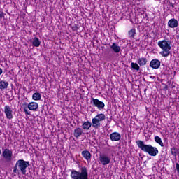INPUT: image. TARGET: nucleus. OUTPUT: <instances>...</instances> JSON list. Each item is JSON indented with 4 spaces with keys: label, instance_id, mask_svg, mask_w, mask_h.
Returning a JSON list of instances; mask_svg holds the SVG:
<instances>
[{
    "label": "nucleus",
    "instance_id": "obj_1",
    "mask_svg": "<svg viewBox=\"0 0 179 179\" xmlns=\"http://www.w3.org/2000/svg\"><path fill=\"white\" fill-rule=\"evenodd\" d=\"M137 146L141 149L143 152L145 153H148L150 156H157L159 153V150L156 147L152 146V145H146L143 141L138 140L136 141Z\"/></svg>",
    "mask_w": 179,
    "mask_h": 179
},
{
    "label": "nucleus",
    "instance_id": "obj_27",
    "mask_svg": "<svg viewBox=\"0 0 179 179\" xmlns=\"http://www.w3.org/2000/svg\"><path fill=\"white\" fill-rule=\"evenodd\" d=\"M3 71L0 68V75L3 73Z\"/></svg>",
    "mask_w": 179,
    "mask_h": 179
},
{
    "label": "nucleus",
    "instance_id": "obj_11",
    "mask_svg": "<svg viewBox=\"0 0 179 179\" xmlns=\"http://www.w3.org/2000/svg\"><path fill=\"white\" fill-rule=\"evenodd\" d=\"M110 139L113 142H118L121 139V134L118 132H113L110 134Z\"/></svg>",
    "mask_w": 179,
    "mask_h": 179
},
{
    "label": "nucleus",
    "instance_id": "obj_19",
    "mask_svg": "<svg viewBox=\"0 0 179 179\" xmlns=\"http://www.w3.org/2000/svg\"><path fill=\"white\" fill-rule=\"evenodd\" d=\"M82 134H83V130H82V129L80 127H78L74 130V136L76 138H79V136H80V135H82Z\"/></svg>",
    "mask_w": 179,
    "mask_h": 179
},
{
    "label": "nucleus",
    "instance_id": "obj_3",
    "mask_svg": "<svg viewBox=\"0 0 179 179\" xmlns=\"http://www.w3.org/2000/svg\"><path fill=\"white\" fill-rule=\"evenodd\" d=\"M158 46L162 51L160 52L162 57H167L170 55V50H171V41L164 39L159 41Z\"/></svg>",
    "mask_w": 179,
    "mask_h": 179
},
{
    "label": "nucleus",
    "instance_id": "obj_8",
    "mask_svg": "<svg viewBox=\"0 0 179 179\" xmlns=\"http://www.w3.org/2000/svg\"><path fill=\"white\" fill-rule=\"evenodd\" d=\"M99 159L102 166H107V164H110V162H111V158L107 155H101Z\"/></svg>",
    "mask_w": 179,
    "mask_h": 179
},
{
    "label": "nucleus",
    "instance_id": "obj_21",
    "mask_svg": "<svg viewBox=\"0 0 179 179\" xmlns=\"http://www.w3.org/2000/svg\"><path fill=\"white\" fill-rule=\"evenodd\" d=\"M32 44L34 47H40V44H41V42L40 41V39H38V38H34Z\"/></svg>",
    "mask_w": 179,
    "mask_h": 179
},
{
    "label": "nucleus",
    "instance_id": "obj_14",
    "mask_svg": "<svg viewBox=\"0 0 179 179\" xmlns=\"http://www.w3.org/2000/svg\"><path fill=\"white\" fill-rule=\"evenodd\" d=\"M81 155L83 157H84V159H85V160H87V162H89V160L92 159V154H90V152H89L88 150L82 151Z\"/></svg>",
    "mask_w": 179,
    "mask_h": 179
},
{
    "label": "nucleus",
    "instance_id": "obj_18",
    "mask_svg": "<svg viewBox=\"0 0 179 179\" xmlns=\"http://www.w3.org/2000/svg\"><path fill=\"white\" fill-rule=\"evenodd\" d=\"M8 86H9V83L4 80L0 81V90H5V89H8Z\"/></svg>",
    "mask_w": 179,
    "mask_h": 179
},
{
    "label": "nucleus",
    "instance_id": "obj_5",
    "mask_svg": "<svg viewBox=\"0 0 179 179\" xmlns=\"http://www.w3.org/2000/svg\"><path fill=\"white\" fill-rule=\"evenodd\" d=\"M104 120H106V115L104 113L98 114L92 120V127L95 129L100 128L101 127V123L100 122L104 121Z\"/></svg>",
    "mask_w": 179,
    "mask_h": 179
},
{
    "label": "nucleus",
    "instance_id": "obj_13",
    "mask_svg": "<svg viewBox=\"0 0 179 179\" xmlns=\"http://www.w3.org/2000/svg\"><path fill=\"white\" fill-rule=\"evenodd\" d=\"M168 26L171 27V29H176V27H178V21L175 18H172L169 20Z\"/></svg>",
    "mask_w": 179,
    "mask_h": 179
},
{
    "label": "nucleus",
    "instance_id": "obj_9",
    "mask_svg": "<svg viewBox=\"0 0 179 179\" xmlns=\"http://www.w3.org/2000/svg\"><path fill=\"white\" fill-rule=\"evenodd\" d=\"M4 114L7 120H12L13 118V110L8 105L4 107Z\"/></svg>",
    "mask_w": 179,
    "mask_h": 179
},
{
    "label": "nucleus",
    "instance_id": "obj_24",
    "mask_svg": "<svg viewBox=\"0 0 179 179\" xmlns=\"http://www.w3.org/2000/svg\"><path fill=\"white\" fill-rule=\"evenodd\" d=\"M135 34H136V30L135 29H131L129 31V36L130 38H134L135 37Z\"/></svg>",
    "mask_w": 179,
    "mask_h": 179
},
{
    "label": "nucleus",
    "instance_id": "obj_7",
    "mask_svg": "<svg viewBox=\"0 0 179 179\" xmlns=\"http://www.w3.org/2000/svg\"><path fill=\"white\" fill-rule=\"evenodd\" d=\"M92 104L94 107H96L98 110H104V107H106V105L104 104V102L101 101L98 99L92 98Z\"/></svg>",
    "mask_w": 179,
    "mask_h": 179
},
{
    "label": "nucleus",
    "instance_id": "obj_12",
    "mask_svg": "<svg viewBox=\"0 0 179 179\" xmlns=\"http://www.w3.org/2000/svg\"><path fill=\"white\" fill-rule=\"evenodd\" d=\"M27 108H29L30 111H38V103H37V102H30L27 104Z\"/></svg>",
    "mask_w": 179,
    "mask_h": 179
},
{
    "label": "nucleus",
    "instance_id": "obj_20",
    "mask_svg": "<svg viewBox=\"0 0 179 179\" xmlns=\"http://www.w3.org/2000/svg\"><path fill=\"white\" fill-rule=\"evenodd\" d=\"M32 99L35 100V101H38V100H41V94L38 92H35L32 95Z\"/></svg>",
    "mask_w": 179,
    "mask_h": 179
},
{
    "label": "nucleus",
    "instance_id": "obj_28",
    "mask_svg": "<svg viewBox=\"0 0 179 179\" xmlns=\"http://www.w3.org/2000/svg\"><path fill=\"white\" fill-rule=\"evenodd\" d=\"M0 155H1V150H0Z\"/></svg>",
    "mask_w": 179,
    "mask_h": 179
},
{
    "label": "nucleus",
    "instance_id": "obj_23",
    "mask_svg": "<svg viewBox=\"0 0 179 179\" xmlns=\"http://www.w3.org/2000/svg\"><path fill=\"white\" fill-rule=\"evenodd\" d=\"M171 153L174 157H177V153H178V148L173 147L171 148Z\"/></svg>",
    "mask_w": 179,
    "mask_h": 179
},
{
    "label": "nucleus",
    "instance_id": "obj_16",
    "mask_svg": "<svg viewBox=\"0 0 179 179\" xmlns=\"http://www.w3.org/2000/svg\"><path fill=\"white\" fill-rule=\"evenodd\" d=\"M110 48L116 54H118V52H120V51H121V48L120 46H118V45H117V43H113L110 45Z\"/></svg>",
    "mask_w": 179,
    "mask_h": 179
},
{
    "label": "nucleus",
    "instance_id": "obj_22",
    "mask_svg": "<svg viewBox=\"0 0 179 179\" xmlns=\"http://www.w3.org/2000/svg\"><path fill=\"white\" fill-rule=\"evenodd\" d=\"M155 141L157 143L160 145L162 146V148H163V146H164V145L163 144V141H162V138L160 137H159V136H157L155 137Z\"/></svg>",
    "mask_w": 179,
    "mask_h": 179
},
{
    "label": "nucleus",
    "instance_id": "obj_2",
    "mask_svg": "<svg viewBox=\"0 0 179 179\" xmlns=\"http://www.w3.org/2000/svg\"><path fill=\"white\" fill-rule=\"evenodd\" d=\"M29 166L30 163L29 162L24 161V159H19L13 166V172L14 174H20L21 173L23 176H26V173H27V169Z\"/></svg>",
    "mask_w": 179,
    "mask_h": 179
},
{
    "label": "nucleus",
    "instance_id": "obj_17",
    "mask_svg": "<svg viewBox=\"0 0 179 179\" xmlns=\"http://www.w3.org/2000/svg\"><path fill=\"white\" fill-rule=\"evenodd\" d=\"M137 62L140 66H145L148 62V59H146V58L141 57L137 59Z\"/></svg>",
    "mask_w": 179,
    "mask_h": 179
},
{
    "label": "nucleus",
    "instance_id": "obj_10",
    "mask_svg": "<svg viewBox=\"0 0 179 179\" xmlns=\"http://www.w3.org/2000/svg\"><path fill=\"white\" fill-rule=\"evenodd\" d=\"M160 64L159 59H154L150 62V68H152V69H159L160 68Z\"/></svg>",
    "mask_w": 179,
    "mask_h": 179
},
{
    "label": "nucleus",
    "instance_id": "obj_15",
    "mask_svg": "<svg viewBox=\"0 0 179 179\" xmlns=\"http://www.w3.org/2000/svg\"><path fill=\"white\" fill-rule=\"evenodd\" d=\"M82 128L83 129H85V131H89L90 128H92V122L87 121V122H82Z\"/></svg>",
    "mask_w": 179,
    "mask_h": 179
},
{
    "label": "nucleus",
    "instance_id": "obj_25",
    "mask_svg": "<svg viewBox=\"0 0 179 179\" xmlns=\"http://www.w3.org/2000/svg\"><path fill=\"white\" fill-rule=\"evenodd\" d=\"M131 68L135 71H139V69H141V67L139 66V65L134 62L131 63Z\"/></svg>",
    "mask_w": 179,
    "mask_h": 179
},
{
    "label": "nucleus",
    "instance_id": "obj_4",
    "mask_svg": "<svg viewBox=\"0 0 179 179\" xmlns=\"http://www.w3.org/2000/svg\"><path fill=\"white\" fill-rule=\"evenodd\" d=\"M72 179H89V173H87V168L82 166L80 171L72 170L71 173Z\"/></svg>",
    "mask_w": 179,
    "mask_h": 179
},
{
    "label": "nucleus",
    "instance_id": "obj_6",
    "mask_svg": "<svg viewBox=\"0 0 179 179\" xmlns=\"http://www.w3.org/2000/svg\"><path fill=\"white\" fill-rule=\"evenodd\" d=\"M1 157L6 163H10L13 159V151L8 148H4L2 150Z\"/></svg>",
    "mask_w": 179,
    "mask_h": 179
},
{
    "label": "nucleus",
    "instance_id": "obj_26",
    "mask_svg": "<svg viewBox=\"0 0 179 179\" xmlns=\"http://www.w3.org/2000/svg\"><path fill=\"white\" fill-rule=\"evenodd\" d=\"M24 111L26 115H30V113H29V110H27V108H24Z\"/></svg>",
    "mask_w": 179,
    "mask_h": 179
}]
</instances>
